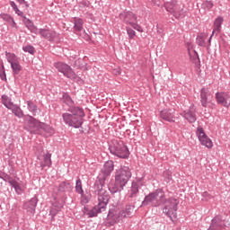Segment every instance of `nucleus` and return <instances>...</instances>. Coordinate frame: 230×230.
<instances>
[{"mask_svg":"<svg viewBox=\"0 0 230 230\" xmlns=\"http://www.w3.org/2000/svg\"><path fill=\"white\" fill-rule=\"evenodd\" d=\"M142 204L143 206H153L154 208H157L158 206H161V204H165L163 208V213H164L172 222H173V218H177V207L179 206V201L174 198L166 199L164 191L161 189L146 196Z\"/></svg>","mask_w":230,"mask_h":230,"instance_id":"nucleus-1","label":"nucleus"},{"mask_svg":"<svg viewBox=\"0 0 230 230\" xmlns=\"http://www.w3.org/2000/svg\"><path fill=\"white\" fill-rule=\"evenodd\" d=\"M132 177V172L129 166H120L115 172V183L109 186L111 193H118L128 184L130 178Z\"/></svg>","mask_w":230,"mask_h":230,"instance_id":"nucleus-2","label":"nucleus"},{"mask_svg":"<svg viewBox=\"0 0 230 230\" xmlns=\"http://www.w3.org/2000/svg\"><path fill=\"white\" fill-rule=\"evenodd\" d=\"M62 118L65 125H67V127L80 128L84 125L85 112L82 108H68V112L63 113Z\"/></svg>","mask_w":230,"mask_h":230,"instance_id":"nucleus-3","label":"nucleus"},{"mask_svg":"<svg viewBox=\"0 0 230 230\" xmlns=\"http://www.w3.org/2000/svg\"><path fill=\"white\" fill-rule=\"evenodd\" d=\"M133 213L134 206L132 205L126 206L125 210L118 207H113L108 213V220L110 221L111 226H114V224H118V222H122L123 218L132 217Z\"/></svg>","mask_w":230,"mask_h":230,"instance_id":"nucleus-4","label":"nucleus"},{"mask_svg":"<svg viewBox=\"0 0 230 230\" xmlns=\"http://www.w3.org/2000/svg\"><path fill=\"white\" fill-rule=\"evenodd\" d=\"M95 193L97 195L98 205L102 207V209H107V204H109V200H111V195L105 189V182H95Z\"/></svg>","mask_w":230,"mask_h":230,"instance_id":"nucleus-5","label":"nucleus"},{"mask_svg":"<svg viewBox=\"0 0 230 230\" xmlns=\"http://www.w3.org/2000/svg\"><path fill=\"white\" fill-rule=\"evenodd\" d=\"M110 153L119 159H128L130 152L123 141L114 140L109 146Z\"/></svg>","mask_w":230,"mask_h":230,"instance_id":"nucleus-6","label":"nucleus"},{"mask_svg":"<svg viewBox=\"0 0 230 230\" xmlns=\"http://www.w3.org/2000/svg\"><path fill=\"white\" fill-rule=\"evenodd\" d=\"M166 12L172 13L175 19H184L186 17V11H184V5L176 0L166 2L164 4Z\"/></svg>","mask_w":230,"mask_h":230,"instance_id":"nucleus-7","label":"nucleus"},{"mask_svg":"<svg viewBox=\"0 0 230 230\" xmlns=\"http://www.w3.org/2000/svg\"><path fill=\"white\" fill-rule=\"evenodd\" d=\"M42 122L37 120L35 118L26 115L25 122H24V129L31 134H39L40 129L42 128Z\"/></svg>","mask_w":230,"mask_h":230,"instance_id":"nucleus-8","label":"nucleus"},{"mask_svg":"<svg viewBox=\"0 0 230 230\" xmlns=\"http://www.w3.org/2000/svg\"><path fill=\"white\" fill-rule=\"evenodd\" d=\"M54 67H56V69H58L59 73H62V75L66 78H70V80H76L77 75L69 65L64 62H57L54 64Z\"/></svg>","mask_w":230,"mask_h":230,"instance_id":"nucleus-9","label":"nucleus"},{"mask_svg":"<svg viewBox=\"0 0 230 230\" xmlns=\"http://www.w3.org/2000/svg\"><path fill=\"white\" fill-rule=\"evenodd\" d=\"M114 172V162L112 160L107 161L101 170V173L98 176L97 182H105L107 177H111V174Z\"/></svg>","mask_w":230,"mask_h":230,"instance_id":"nucleus-10","label":"nucleus"},{"mask_svg":"<svg viewBox=\"0 0 230 230\" xmlns=\"http://www.w3.org/2000/svg\"><path fill=\"white\" fill-rule=\"evenodd\" d=\"M196 136L203 146H206L207 148H213V141L211 138H209V137H208L206 131H204V128L198 127Z\"/></svg>","mask_w":230,"mask_h":230,"instance_id":"nucleus-11","label":"nucleus"},{"mask_svg":"<svg viewBox=\"0 0 230 230\" xmlns=\"http://www.w3.org/2000/svg\"><path fill=\"white\" fill-rule=\"evenodd\" d=\"M38 33L43 39L49 40V42H53V40H55L57 37H58V33H57V31H51L49 29H39Z\"/></svg>","mask_w":230,"mask_h":230,"instance_id":"nucleus-12","label":"nucleus"},{"mask_svg":"<svg viewBox=\"0 0 230 230\" xmlns=\"http://www.w3.org/2000/svg\"><path fill=\"white\" fill-rule=\"evenodd\" d=\"M119 19L123 21L126 24H129L130 26L137 21V17L136 14L130 11H124L119 14Z\"/></svg>","mask_w":230,"mask_h":230,"instance_id":"nucleus-13","label":"nucleus"},{"mask_svg":"<svg viewBox=\"0 0 230 230\" xmlns=\"http://www.w3.org/2000/svg\"><path fill=\"white\" fill-rule=\"evenodd\" d=\"M222 24H224V17L222 16H218L217 18L215 19L214 21V29L212 31L211 36L209 37L208 40V44H211V39H213V35H218V33H220L222 31Z\"/></svg>","mask_w":230,"mask_h":230,"instance_id":"nucleus-14","label":"nucleus"},{"mask_svg":"<svg viewBox=\"0 0 230 230\" xmlns=\"http://www.w3.org/2000/svg\"><path fill=\"white\" fill-rule=\"evenodd\" d=\"M216 100L219 105H223V107L230 106V96L226 93H217Z\"/></svg>","mask_w":230,"mask_h":230,"instance_id":"nucleus-15","label":"nucleus"},{"mask_svg":"<svg viewBox=\"0 0 230 230\" xmlns=\"http://www.w3.org/2000/svg\"><path fill=\"white\" fill-rule=\"evenodd\" d=\"M160 118L164 121H168L169 123L175 122V110H164L160 111Z\"/></svg>","mask_w":230,"mask_h":230,"instance_id":"nucleus-16","label":"nucleus"},{"mask_svg":"<svg viewBox=\"0 0 230 230\" xmlns=\"http://www.w3.org/2000/svg\"><path fill=\"white\" fill-rule=\"evenodd\" d=\"M211 102V93H209V89L202 88L200 91V102L202 107H208V103Z\"/></svg>","mask_w":230,"mask_h":230,"instance_id":"nucleus-17","label":"nucleus"},{"mask_svg":"<svg viewBox=\"0 0 230 230\" xmlns=\"http://www.w3.org/2000/svg\"><path fill=\"white\" fill-rule=\"evenodd\" d=\"M181 116L187 119L189 123H195L197 121V114H195V109L190 108L189 110L181 113Z\"/></svg>","mask_w":230,"mask_h":230,"instance_id":"nucleus-18","label":"nucleus"},{"mask_svg":"<svg viewBox=\"0 0 230 230\" xmlns=\"http://www.w3.org/2000/svg\"><path fill=\"white\" fill-rule=\"evenodd\" d=\"M104 208H102L99 205L93 207L91 210L87 208V207L84 208V215H87L89 218H93V217H97L99 213H103Z\"/></svg>","mask_w":230,"mask_h":230,"instance_id":"nucleus-19","label":"nucleus"},{"mask_svg":"<svg viewBox=\"0 0 230 230\" xmlns=\"http://www.w3.org/2000/svg\"><path fill=\"white\" fill-rule=\"evenodd\" d=\"M38 159L40 162V167L42 168V170H44V168H50L51 167V164H52V162H51V154L49 153H47L45 155H43L42 157L40 156H38Z\"/></svg>","mask_w":230,"mask_h":230,"instance_id":"nucleus-20","label":"nucleus"},{"mask_svg":"<svg viewBox=\"0 0 230 230\" xmlns=\"http://www.w3.org/2000/svg\"><path fill=\"white\" fill-rule=\"evenodd\" d=\"M36 208H37V198H32L30 201L24 204V209H26L28 213H31V215H35Z\"/></svg>","mask_w":230,"mask_h":230,"instance_id":"nucleus-21","label":"nucleus"},{"mask_svg":"<svg viewBox=\"0 0 230 230\" xmlns=\"http://www.w3.org/2000/svg\"><path fill=\"white\" fill-rule=\"evenodd\" d=\"M62 103H66L67 105L68 109L71 108H79L78 106H75V101L71 98L70 95H68L67 93H64L61 98Z\"/></svg>","mask_w":230,"mask_h":230,"instance_id":"nucleus-22","label":"nucleus"},{"mask_svg":"<svg viewBox=\"0 0 230 230\" xmlns=\"http://www.w3.org/2000/svg\"><path fill=\"white\" fill-rule=\"evenodd\" d=\"M23 18V24L26 26L27 29H29V31L31 33H38L39 32V29H37V26H35V24H33V22L28 18H26V16H22Z\"/></svg>","mask_w":230,"mask_h":230,"instance_id":"nucleus-23","label":"nucleus"},{"mask_svg":"<svg viewBox=\"0 0 230 230\" xmlns=\"http://www.w3.org/2000/svg\"><path fill=\"white\" fill-rule=\"evenodd\" d=\"M1 100H2V103L3 105H4V107L6 109H12L13 106H14L15 104L13 103V102H12V98H10L8 95L6 94H3L1 96Z\"/></svg>","mask_w":230,"mask_h":230,"instance_id":"nucleus-24","label":"nucleus"},{"mask_svg":"<svg viewBox=\"0 0 230 230\" xmlns=\"http://www.w3.org/2000/svg\"><path fill=\"white\" fill-rule=\"evenodd\" d=\"M197 44L198 46H201L202 48H206L208 42V33H201L199 34L197 39Z\"/></svg>","mask_w":230,"mask_h":230,"instance_id":"nucleus-25","label":"nucleus"},{"mask_svg":"<svg viewBox=\"0 0 230 230\" xmlns=\"http://www.w3.org/2000/svg\"><path fill=\"white\" fill-rule=\"evenodd\" d=\"M137 193H139V182L133 181L129 190V197L134 199V197H137Z\"/></svg>","mask_w":230,"mask_h":230,"instance_id":"nucleus-26","label":"nucleus"},{"mask_svg":"<svg viewBox=\"0 0 230 230\" xmlns=\"http://www.w3.org/2000/svg\"><path fill=\"white\" fill-rule=\"evenodd\" d=\"M9 111H12L13 114H14V116H16L17 118H23L24 117V113L22 112V110L17 104H14L13 106H12L9 109Z\"/></svg>","mask_w":230,"mask_h":230,"instance_id":"nucleus-27","label":"nucleus"},{"mask_svg":"<svg viewBox=\"0 0 230 230\" xmlns=\"http://www.w3.org/2000/svg\"><path fill=\"white\" fill-rule=\"evenodd\" d=\"M74 28L75 31H82L84 30V20L81 18H75Z\"/></svg>","mask_w":230,"mask_h":230,"instance_id":"nucleus-28","label":"nucleus"},{"mask_svg":"<svg viewBox=\"0 0 230 230\" xmlns=\"http://www.w3.org/2000/svg\"><path fill=\"white\" fill-rule=\"evenodd\" d=\"M62 209V204H58V202L53 203L52 208L50 209L49 215H51L52 218L57 216V213Z\"/></svg>","mask_w":230,"mask_h":230,"instance_id":"nucleus-29","label":"nucleus"},{"mask_svg":"<svg viewBox=\"0 0 230 230\" xmlns=\"http://www.w3.org/2000/svg\"><path fill=\"white\" fill-rule=\"evenodd\" d=\"M5 58L7 62H9V64H13L19 61V58L15 54L11 52H5Z\"/></svg>","mask_w":230,"mask_h":230,"instance_id":"nucleus-30","label":"nucleus"},{"mask_svg":"<svg viewBox=\"0 0 230 230\" xmlns=\"http://www.w3.org/2000/svg\"><path fill=\"white\" fill-rule=\"evenodd\" d=\"M28 110L30 112H32L33 116H37V112L39 111V108L36 106L35 103L31 101H27Z\"/></svg>","mask_w":230,"mask_h":230,"instance_id":"nucleus-31","label":"nucleus"},{"mask_svg":"<svg viewBox=\"0 0 230 230\" xmlns=\"http://www.w3.org/2000/svg\"><path fill=\"white\" fill-rule=\"evenodd\" d=\"M92 199V195L91 192L86 191L85 193H82L81 194V203L82 204H87L90 202Z\"/></svg>","mask_w":230,"mask_h":230,"instance_id":"nucleus-32","label":"nucleus"},{"mask_svg":"<svg viewBox=\"0 0 230 230\" xmlns=\"http://www.w3.org/2000/svg\"><path fill=\"white\" fill-rule=\"evenodd\" d=\"M11 68L13 69V75H19V73H21V69H22L19 60L11 64Z\"/></svg>","mask_w":230,"mask_h":230,"instance_id":"nucleus-33","label":"nucleus"},{"mask_svg":"<svg viewBox=\"0 0 230 230\" xmlns=\"http://www.w3.org/2000/svg\"><path fill=\"white\" fill-rule=\"evenodd\" d=\"M42 125L43 126L40 130H44L45 132H47L48 136H53V134H55V130L50 126H48L44 123H42Z\"/></svg>","mask_w":230,"mask_h":230,"instance_id":"nucleus-34","label":"nucleus"},{"mask_svg":"<svg viewBox=\"0 0 230 230\" xmlns=\"http://www.w3.org/2000/svg\"><path fill=\"white\" fill-rule=\"evenodd\" d=\"M75 191L79 195H82L84 193V189L82 188V180L77 179L75 181Z\"/></svg>","mask_w":230,"mask_h":230,"instance_id":"nucleus-35","label":"nucleus"},{"mask_svg":"<svg viewBox=\"0 0 230 230\" xmlns=\"http://www.w3.org/2000/svg\"><path fill=\"white\" fill-rule=\"evenodd\" d=\"M22 50L24 51V53H30V55H33V53H35V48H33V46L31 45H27L23 47Z\"/></svg>","mask_w":230,"mask_h":230,"instance_id":"nucleus-36","label":"nucleus"},{"mask_svg":"<svg viewBox=\"0 0 230 230\" xmlns=\"http://www.w3.org/2000/svg\"><path fill=\"white\" fill-rule=\"evenodd\" d=\"M24 190H26V186L25 185L21 186L19 183L14 187V190L16 193H18V195H21V193H22Z\"/></svg>","mask_w":230,"mask_h":230,"instance_id":"nucleus-37","label":"nucleus"},{"mask_svg":"<svg viewBox=\"0 0 230 230\" xmlns=\"http://www.w3.org/2000/svg\"><path fill=\"white\" fill-rule=\"evenodd\" d=\"M190 56V60L192 62H199V54L197 53V51L193 50L192 54L191 52H189Z\"/></svg>","mask_w":230,"mask_h":230,"instance_id":"nucleus-38","label":"nucleus"},{"mask_svg":"<svg viewBox=\"0 0 230 230\" xmlns=\"http://www.w3.org/2000/svg\"><path fill=\"white\" fill-rule=\"evenodd\" d=\"M1 19H3V21H5L6 22H11V21H13V17L10 16V14H6V13H3L0 14Z\"/></svg>","mask_w":230,"mask_h":230,"instance_id":"nucleus-39","label":"nucleus"},{"mask_svg":"<svg viewBox=\"0 0 230 230\" xmlns=\"http://www.w3.org/2000/svg\"><path fill=\"white\" fill-rule=\"evenodd\" d=\"M11 176L8 175L6 172H3L0 171V179H2L3 181H4L5 182H8V181L10 180Z\"/></svg>","mask_w":230,"mask_h":230,"instance_id":"nucleus-40","label":"nucleus"},{"mask_svg":"<svg viewBox=\"0 0 230 230\" xmlns=\"http://www.w3.org/2000/svg\"><path fill=\"white\" fill-rule=\"evenodd\" d=\"M126 30L129 39H134L136 37V31L134 30L131 28H127Z\"/></svg>","mask_w":230,"mask_h":230,"instance_id":"nucleus-41","label":"nucleus"},{"mask_svg":"<svg viewBox=\"0 0 230 230\" xmlns=\"http://www.w3.org/2000/svg\"><path fill=\"white\" fill-rule=\"evenodd\" d=\"M203 8H207V10H211L213 8V3L211 1H206L202 4Z\"/></svg>","mask_w":230,"mask_h":230,"instance_id":"nucleus-42","label":"nucleus"},{"mask_svg":"<svg viewBox=\"0 0 230 230\" xmlns=\"http://www.w3.org/2000/svg\"><path fill=\"white\" fill-rule=\"evenodd\" d=\"M131 26H132V28H134V30H137V31L143 33V27H141L139 24L136 23V22H134Z\"/></svg>","mask_w":230,"mask_h":230,"instance_id":"nucleus-43","label":"nucleus"},{"mask_svg":"<svg viewBox=\"0 0 230 230\" xmlns=\"http://www.w3.org/2000/svg\"><path fill=\"white\" fill-rule=\"evenodd\" d=\"M7 182H9V184H10L13 188H14V187L19 183V182H17V181L12 179V177L9 178V180H8Z\"/></svg>","mask_w":230,"mask_h":230,"instance_id":"nucleus-44","label":"nucleus"},{"mask_svg":"<svg viewBox=\"0 0 230 230\" xmlns=\"http://www.w3.org/2000/svg\"><path fill=\"white\" fill-rule=\"evenodd\" d=\"M14 12H15V13H16L17 15H19L20 17H23V15H24V13H22L21 10H19V7H16V8L14 9Z\"/></svg>","mask_w":230,"mask_h":230,"instance_id":"nucleus-45","label":"nucleus"},{"mask_svg":"<svg viewBox=\"0 0 230 230\" xmlns=\"http://www.w3.org/2000/svg\"><path fill=\"white\" fill-rule=\"evenodd\" d=\"M10 6L13 8V10H14V9L17 8V4H16L15 2H13V1H11V2H10Z\"/></svg>","mask_w":230,"mask_h":230,"instance_id":"nucleus-46","label":"nucleus"},{"mask_svg":"<svg viewBox=\"0 0 230 230\" xmlns=\"http://www.w3.org/2000/svg\"><path fill=\"white\" fill-rule=\"evenodd\" d=\"M202 197H204L205 199H211V196L208 194V191L203 192Z\"/></svg>","mask_w":230,"mask_h":230,"instance_id":"nucleus-47","label":"nucleus"},{"mask_svg":"<svg viewBox=\"0 0 230 230\" xmlns=\"http://www.w3.org/2000/svg\"><path fill=\"white\" fill-rule=\"evenodd\" d=\"M9 22L11 23V26H12L13 28H16L17 23H15V21L13 20V21H11V22Z\"/></svg>","mask_w":230,"mask_h":230,"instance_id":"nucleus-48","label":"nucleus"},{"mask_svg":"<svg viewBox=\"0 0 230 230\" xmlns=\"http://www.w3.org/2000/svg\"><path fill=\"white\" fill-rule=\"evenodd\" d=\"M17 3H19L20 4H26V1L25 0H16Z\"/></svg>","mask_w":230,"mask_h":230,"instance_id":"nucleus-49","label":"nucleus"},{"mask_svg":"<svg viewBox=\"0 0 230 230\" xmlns=\"http://www.w3.org/2000/svg\"><path fill=\"white\" fill-rule=\"evenodd\" d=\"M1 78H2V80L6 79V74H4V75H1Z\"/></svg>","mask_w":230,"mask_h":230,"instance_id":"nucleus-50","label":"nucleus"},{"mask_svg":"<svg viewBox=\"0 0 230 230\" xmlns=\"http://www.w3.org/2000/svg\"><path fill=\"white\" fill-rule=\"evenodd\" d=\"M120 73H121V71L119 70V71H118V75H119Z\"/></svg>","mask_w":230,"mask_h":230,"instance_id":"nucleus-51","label":"nucleus"}]
</instances>
